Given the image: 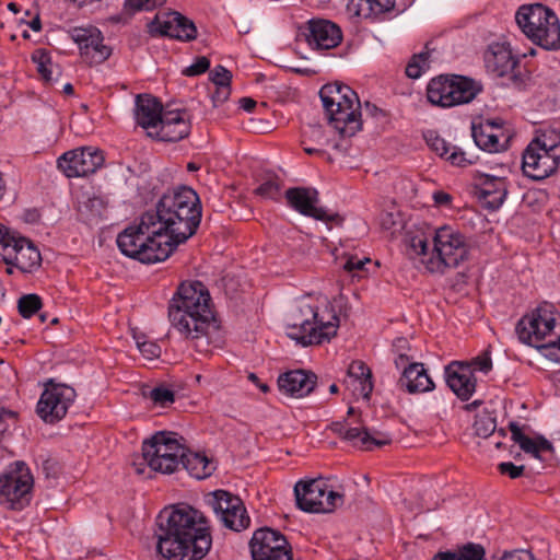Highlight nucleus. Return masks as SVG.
Here are the masks:
<instances>
[{
  "mask_svg": "<svg viewBox=\"0 0 560 560\" xmlns=\"http://www.w3.org/2000/svg\"><path fill=\"white\" fill-rule=\"evenodd\" d=\"M156 523V551L163 559L201 560L210 550L208 518L190 504L165 508Z\"/></svg>",
  "mask_w": 560,
  "mask_h": 560,
  "instance_id": "obj_1",
  "label": "nucleus"
},
{
  "mask_svg": "<svg viewBox=\"0 0 560 560\" xmlns=\"http://www.w3.org/2000/svg\"><path fill=\"white\" fill-rule=\"evenodd\" d=\"M171 325L195 342L199 352L210 346V291L199 281L182 282L168 303Z\"/></svg>",
  "mask_w": 560,
  "mask_h": 560,
  "instance_id": "obj_2",
  "label": "nucleus"
},
{
  "mask_svg": "<svg viewBox=\"0 0 560 560\" xmlns=\"http://www.w3.org/2000/svg\"><path fill=\"white\" fill-rule=\"evenodd\" d=\"M151 215L158 231L174 244V248L195 234L201 220V205L197 192L188 186H179L165 192L155 209L144 212Z\"/></svg>",
  "mask_w": 560,
  "mask_h": 560,
  "instance_id": "obj_3",
  "label": "nucleus"
},
{
  "mask_svg": "<svg viewBox=\"0 0 560 560\" xmlns=\"http://www.w3.org/2000/svg\"><path fill=\"white\" fill-rule=\"evenodd\" d=\"M470 245L466 236L451 225L434 230L432 246L427 237L415 235L408 240L407 255L417 260L428 272L445 275L467 261Z\"/></svg>",
  "mask_w": 560,
  "mask_h": 560,
  "instance_id": "obj_4",
  "label": "nucleus"
},
{
  "mask_svg": "<svg viewBox=\"0 0 560 560\" xmlns=\"http://www.w3.org/2000/svg\"><path fill=\"white\" fill-rule=\"evenodd\" d=\"M152 217L143 213L138 223L127 226L116 240L119 250L127 257L143 264L167 259L175 250L164 233L158 231Z\"/></svg>",
  "mask_w": 560,
  "mask_h": 560,
  "instance_id": "obj_5",
  "label": "nucleus"
},
{
  "mask_svg": "<svg viewBox=\"0 0 560 560\" xmlns=\"http://www.w3.org/2000/svg\"><path fill=\"white\" fill-rule=\"evenodd\" d=\"M319 96L330 125L342 137H352L361 130V104L350 86L328 83L320 89Z\"/></svg>",
  "mask_w": 560,
  "mask_h": 560,
  "instance_id": "obj_6",
  "label": "nucleus"
},
{
  "mask_svg": "<svg viewBox=\"0 0 560 560\" xmlns=\"http://www.w3.org/2000/svg\"><path fill=\"white\" fill-rule=\"evenodd\" d=\"M327 316L319 314L317 307L301 305L287 324V335L303 347L320 345L336 336L339 317L326 310Z\"/></svg>",
  "mask_w": 560,
  "mask_h": 560,
  "instance_id": "obj_7",
  "label": "nucleus"
},
{
  "mask_svg": "<svg viewBox=\"0 0 560 560\" xmlns=\"http://www.w3.org/2000/svg\"><path fill=\"white\" fill-rule=\"evenodd\" d=\"M515 21L533 44L546 50L560 48V22L549 8L540 3L522 5L516 11Z\"/></svg>",
  "mask_w": 560,
  "mask_h": 560,
  "instance_id": "obj_8",
  "label": "nucleus"
},
{
  "mask_svg": "<svg viewBox=\"0 0 560 560\" xmlns=\"http://www.w3.org/2000/svg\"><path fill=\"white\" fill-rule=\"evenodd\" d=\"M479 92L480 88L472 79L457 74L438 75L427 86L428 101L444 108L467 104Z\"/></svg>",
  "mask_w": 560,
  "mask_h": 560,
  "instance_id": "obj_9",
  "label": "nucleus"
},
{
  "mask_svg": "<svg viewBox=\"0 0 560 560\" xmlns=\"http://www.w3.org/2000/svg\"><path fill=\"white\" fill-rule=\"evenodd\" d=\"M182 436L175 432L160 431L142 444V456L149 467L162 474H173L180 466L184 454Z\"/></svg>",
  "mask_w": 560,
  "mask_h": 560,
  "instance_id": "obj_10",
  "label": "nucleus"
},
{
  "mask_svg": "<svg viewBox=\"0 0 560 560\" xmlns=\"http://www.w3.org/2000/svg\"><path fill=\"white\" fill-rule=\"evenodd\" d=\"M294 494L298 508L304 512L330 513L343 504V494L322 478L296 482Z\"/></svg>",
  "mask_w": 560,
  "mask_h": 560,
  "instance_id": "obj_11",
  "label": "nucleus"
},
{
  "mask_svg": "<svg viewBox=\"0 0 560 560\" xmlns=\"http://www.w3.org/2000/svg\"><path fill=\"white\" fill-rule=\"evenodd\" d=\"M558 330H560V315L556 307L547 302L523 316L515 328L520 341L532 347Z\"/></svg>",
  "mask_w": 560,
  "mask_h": 560,
  "instance_id": "obj_12",
  "label": "nucleus"
},
{
  "mask_svg": "<svg viewBox=\"0 0 560 560\" xmlns=\"http://www.w3.org/2000/svg\"><path fill=\"white\" fill-rule=\"evenodd\" d=\"M0 256L22 272H33L42 265L39 249L26 237L16 236L0 223Z\"/></svg>",
  "mask_w": 560,
  "mask_h": 560,
  "instance_id": "obj_13",
  "label": "nucleus"
},
{
  "mask_svg": "<svg viewBox=\"0 0 560 560\" xmlns=\"http://www.w3.org/2000/svg\"><path fill=\"white\" fill-rule=\"evenodd\" d=\"M34 486L33 475L23 462H15L0 477V503L11 510H22L31 502Z\"/></svg>",
  "mask_w": 560,
  "mask_h": 560,
  "instance_id": "obj_14",
  "label": "nucleus"
},
{
  "mask_svg": "<svg viewBox=\"0 0 560 560\" xmlns=\"http://www.w3.org/2000/svg\"><path fill=\"white\" fill-rule=\"evenodd\" d=\"M560 162V145L545 138L533 140L523 154L522 168L526 176L541 180L556 172Z\"/></svg>",
  "mask_w": 560,
  "mask_h": 560,
  "instance_id": "obj_15",
  "label": "nucleus"
},
{
  "mask_svg": "<svg viewBox=\"0 0 560 560\" xmlns=\"http://www.w3.org/2000/svg\"><path fill=\"white\" fill-rule=\"evenodd\" d=\"M75 396L72 387L50 381L39 397L36 412L44 422L54 424L65 418Z\"/></svg>",
  "mask_w": 560,
  "mask_h": 560,
  "instance_id": "obj_16",
  "label": "nucleus"
},
{
  "mask_svg": "<svg viewBox=\"0 0 560 560\" xmlns=\"http://www.w3.org/2000/svg\"><path fill=\"white\" fill-rule=\"evenodd\" d=\"M212 510L223 526L240 533L250 525V517L241 498L230 491H212Z\"/></svg>",
  "mask_w": 560,
  "mask_h": 560,
  "instance_id": "obj_17",
  "label": "nucleus"
},
{
  "mask_svg": "<svg viewBox=\"0 0 560 560\" xmlns=\"http://www.w3.org/2000/svg\"><path fill=\"white\" fill-rule=\"evenodd\" d=\"M249 550L253 560H292L287 538L279 530L269 527L254 532L249 540Z\"/></svg>",
  "mask_w": 560,
  "mask_h": 560,
  "instance_id": "obj_18",
  "label": "nucleus"
},
{
  "mask_svg": "<svg viewBox=\"0 0 560 560\" xmlns=\"http://www.w3.org/2000/svg\"><path fill=\"white\" fill-rule=\"evenodd\" d=\"M485 65L491 75L503 80L502 84L518 83V59L513 55L510 44H491L485 52Z\"/></svg>",
  "mask_w": 560,
  "mask_h": 560,
  "instance_id": "obj_19",
  "label": "nucleus"
},
{
  "mask_svg": "<svg viewBox=\"0 0 560 560\" xmlns=\"http://www.w3.org/2000/svg\"><path fill=\"white\" fill-rule=\"evenodd\" d=\"M103 152L86 147L63 153L57 160L58 168L69 178L82 177L95 173L104 164Z\"/></svg>",
  "mask_w": 560,
  "mask_h": 560,
  "instance_id": "obj_20",
  "label": "nucleus"
},
{
  "mask_svg": "<svg viewBox=\"0 0 560 560\" xmlns=\"http://www.w3.org/2000/svg\"><path fill=\"white\" fill-rule=\"evenodd\" d=\"M152 36H168L180 42H190L197 37L194 22L179 12H161L148 25Z\"/></svg>",
  "mask_w": 560,
  "mask_h": 560,
  "instance_id": "obj_21",
  "label": "nucleus"
},
{
  "mask_svg": "<svg viewBox=\"0 0 560 560\" xmlns=\"http://www.w3.org/2000/svg\"><path fill=\"white\" fill-rule=\"evenodd\" d=\"M288 205L299 213L324 222L340 224L342 219L337 213H328L318 207V191L310 187H292L285 190Z\"/></svg>",
  "mask_w": 560,
  "mask_h": 560,
  "instance_id": "obj_22",
  "label": "nucleus"
},
{
  "mask_svg": "<svg viewBox=\"0 0 560 560\" xmlns=\"http://www.w3.org/2000/svg\"><path fill=\"white\" fill-rule=\"evenodd\" d=\"M70 37L78 44L81 56L90 63L100 65L112 54V49L103 43L104 36L97 27H73Z\"/></svg>",
  "mask_w": 560,
  "mask_h": 560,
  "instance_id": "obj_23",
  "label": "nucleus"
},
{
  "mask_svg": "<svg viewBox=\"0 0 560 560\" xmlns=\"http://www.w3.org/2000/svg\"><path fill=\"white\" fill-rule=\"evenodd\" d=\"M307 44L314 49H331L342 39L340 27L328 20H311L303 33Z\"/></svg>",
  "mask_w": 560,
  "mask_h": 560,
  "instance_id": "obj_24",
  "label": "nucleus"
},
{
  "mask_svg": "<svg viewBox=\"0 0 560 560\" xmlns=\"http://www.w3.org/2000/svg\"><path fill=\"white\" fill-rule=\"evenodd\" d=\"M444 374L447 386L460 400H468L476 392L477 380L469 364L453 361L445 366Z\"/></svg>",
  "mask_w": 560,
  "mask_h": 560,
  "instance_id": "obj_25",
  "label": "nucleus"
},
{
  "mask_svg": "<svg viewBox=\"0 0 560 560\" xmlns=\"http://www.w3.org/2000/svg\"><path fill=\"white\" fill-rule=\"evenodd\" d=\"M475 187L478 190L479 199L490 210L499 209L508 195L505 178L500 176L477 173L475 175Z\"/></svg>",
  "mask_w": 560,
  "mask_h": 560,
  "instance_id": "obj_26",
  "label": "nucleus"
},
{
  "mask_svg": "<svg viewBox=\"0 0 560 560\" xmlns=\"http://www.w3.org/2000/svg\"><path fill=\"white\" fill-rule=\"evenodd\" d=\"M189 133V125L180 110H166L164 117L160 120L158 128L150 136H155L159 140L165 142H176L184 139Z\"/></svg>",
  "mask_w": 560,
  "mask_h": 560,
  "instance_id": "obj_27",
  "label": "nucleus"
},
{
  "mask_svg": "<svg viewBox=\"0 0 560 560\" xmlns=\"http://www.w3.org/2000/svg\"><path fill=\"white\" fill-rule=\"evenodd\" d=\"M316 375L303 370L289 371L278 378L280 392L291 397H304L313 392L316 385Z\"/></svg>",
  "mask_w": 560,
  "mask_h": 560,
  "instance_id": "obj_28",
  "label": "nucleus"
},
{
  "mask_svg": "<svg viewBox=\"0 0 560 560\" xmlns=\"http://www.w3.org/2000/svg\"><path fill=\"white\" fill-rule=\"evenodd\" d=\"M135 117L143 129H156L164 117L161 102L150 94H139L136 97Z\"/></svg>",
  "mask_w": 560,
  "mask_h": 560,
  "instance_id": "obj_29",
  "label": "nucleus"
},
{
  "mask_svg": "<svg viewBox=\"0 0 560 560\" xmlns=\"http://www.w3.org/2000/svg\"><path fill=\"white\" fill-rule=\"evenodd\" d=\"M395 9V0H349L347 10L350 14L370 20L381 21Z\"/></svg>",
  "mask_w": 560,
  "mask_h": 560,
  "instance_id": "obj_30",
  "label": "nucleus"
},
{
  "mask_svg": "<svg viewBox=\"0 0 560 560\" xmlns=\"http://www.w3.org/2000/svg\"><path fill=\"white\" fill-rule=\"evenodd\" d=\"M397 385L409 394L427 393L434 389L435 385L428 375L423 363L409 365L400 373Z\"/></svg>",
  "mask_w": 560,
  "mask_h": 560,
  "instance_id": "obj_31",
  "label": "nucleus"
},
{
  "mask_svg": "<svg viewBox=\"0 0 560 560\" xmlns=\"http://www.w3.org/2000/svg\"><path fill=\"white\" fill-rule=\"evenodd\" d=\"M345 440L350 442L353 446H358L362 450L371 451L375 446H384L392 442L389 434L375 431L371 433L366 429L349 428L343 431Z\"/></svg>",
  "mask_w": 560,
  "mask_h": 560,
  "instance_id": "obj_32",
  "label": "nucleus"
},
{
  "mask_svg": "<svg viewBox=\"0 0 560 560\" xmlns=\"http://www.w3.org/2000/svg\"><path fill=\"white\" fill-rule=\"evenodd\" d=\"M510 431L512 434V440L518 444L522 451L527 454H530L535 458H540L541 452L553 453L555 448L550 441H548L542 435H538L535 439H532L523 433L521 428L512 422L510 424Z\"/></svg>",
  "mask_w": 560,
  "mask_h": 560,
  "instance_id": "obj_33",
  "label": "nucleus"
},
{
  "mask_svg": "<svg viewBox=\"0 0 560 560\" xmlns=\"http://www.w3.org/2000/svg\"><path fill=\"white\" fill-rule=\"evenodd\" d=\"M232 78V72L221 65L212 69V85L214 86V91H212V106L223 104L230 98Z\"/></svg>",
  "mask_w": 560,
  "mask_h": 560,
  "instance_id": "obj_34",
  "label": "nucleus"
},
{
  "mask_svg": "<svg viewBox=\"0 0 560 560\" xmlns=\"http://www.w3.org/2000/svg\"><path fill=\"white\" fill-rule=\"evenodd\" d=\"M471 136L478 148L488 152H498L502 148L499 133L494 132L493 122L486 120L480 125H472Z\"/></svg>",
  "mask_w": 560,
  "mask_h": 560,
  "instance_id": "obj_35",
  "label": "nucleus"
},
{
  "mask_svg": "<svg viewBox=\"0 0 560 560\" xmlns=\"http://www.w3.org/2000/svg\"><path fill=\"white\" fill-rule=\"evenodd\" d=\"M210 460L202 453L191 452L184 446V454L180 456V465L188 474L196 479H205L209 476L207 468Z\"/></svg>",
  "mask_w": 560,
  "mask_h": 560,
  "instance_id": "obj_36",
  "label": "nucleus"
},
{
  "mask_svg": "<svg viewBox=\"0 0 560 560\" xmlns=\"http://www.w3.org/2000/svg\"><path fill=\"white\" fill-rule=\"evenodd\" d=\"M432 560H485V549L481 545L469 542L458 552H440Z\"/></svg>",
  "mask_w": 560,
  "mask_h": 560,
  "instance_id": "obj_37",
  "label": "nucleus"
},
{
  "mask_svg": "<svg viewBox=\"0 0 560 560\" xmlns=\"http://www.w3.org/2000/svg\"><path fill=\"white\" fill-rule=\"evenodd\" d=\"M32 61L36 65L37 72L45 82L54 80L55 66L51 61L50 54L43 48L35 49L31 57Z\"/></svg>",
  "mask_w": 560,
  "mask_h": 560,
  "instance_id": "obj_38",
  "label": "nucleus"
},
{
  "mask_svg": "<svg viewBox=\"0 0 560 560\" xmlns=\"http://www.w3.org/2000/svg\"><path fill=\"white\" fill-rule=\"evenodd\" d=\"M495 429L497 420L491 412L485 411L476 416L474 422V430L476 435L487 439L494 433Z\"/></svg>",
  "mask_w": 560,
  "mask_h": 560,
  "instance_id": "obj_39",
  "label": "nucleus"
},
{
  "mask_svg": "<svg viewBox=\"0 0 560 560\" xmlns=\"http://www.w3.org/2000/svg\"><path fill=\"white\" fill-rule=\"evenodd\" d=\"M42 306V299L35 293L24 294L18 300V311L23 318H31Z\"/></svg>",
  "mask_w": 560,
  "mask_h": 560,
  "instance_id": "obj_40",
  "label": "nucleus"
},
{
  "mask_svg": "<svg viewBox=\"0 0 560 560\" xmlns=\"http://www.w3.org/2000/svg\"><path fill=\"white\" fill-rule=\"evenodd\" d=\"M555 339L534 346L541 355L551 362L560 364V330L555 332Z\"/></svg>",
  "mask_w": 560,
  "mask_h": 560,
  "instance_id": "obj_41",
  "label": "nucleus"
},
{
  "mask_svg": "<svg viewBox=\"0 0 560 560\" xmlns=\"http://www.w3.org/2000/svg\"><path fill=\"white\" fill-rule=\"evenodd\" d=\"M280 189V179L277 176H269L255 189V194L264 199L277 200Z\"/></svg>",
  "mask_w": 560,
  "mask_h": 560,
  "instance_id": "obj_42",
  "label": "nucleus"
},
{
  "mask_svg": "<svg viewBox=\"0 0 560 560\" xmlns=\"http://www.w3.org/2000/svg\"><path fill=\"white\" fill-rule=\"evenodd\" d=\"M429 52L422 51L415 55L406 67V74L411 79H418L428 67Z\"/></svg>",
  "mask_w": 560,
  "mask_h": 560,
  "instance_id": "obj_43",
  "label": "nucleus"
},
{
  "mask_svg": "<svg viewBox=\"0 0 560 560\" xmlns=\"http://www.w3.org/2000/svg\"><path fill=\"white\" fill-rule=\"evenodd\" d=\"M137 348L142 355L149 360L159 358L161 355V348L158 343L147 340L144 335H135Z\"/></svg>",
  "mask_w": 560,
  "mask_h": 560,
  "instance_id": "obj_44",
  "label": "nucleus"
},
{
  "mask_svg": "<svg viewBox=\"0 0 560 560\" xmlns=\"http://www.w3.org/2000/svg\"><path fill=\"white\" fill-rule=\"evenodd\" d=\"M363 377H372L371 370L362 361L351 362L347 371V380L345 381L347 386L355 381L363 380Z\"/></svg>",
  "mask_w": 560,
  "mask_h": 560,
  "instance_id": "obj_45",
  "label": "nucleus"
},
{
  "mask_svg": "<svg viewBox=\"0 0 560 560\" xmlns=\"http://www.w3.org/2000/svg\"><path fill=\"white\" fill-rule=\"evenodd\" d=\"M166 0H125V9L130 12L151 11L165 3Z\"/></svg>",
  "mask_w": 560,
  "mask_h": 560,
  "instance_id": "obj_46",
  "label": "nucleus"
},
{
  "mask_svg": "<svg viewBox=\"0 0 560 560\" xmlns=\"http://www.w3.org/2000/svg\"><path fill=\"white\" fill-rule=\"evenodd\" d=\"M150 398L154 401V404H156L161 407H165V406L174 402L175 395H174L173 390H171L166 387H163V386H159V387H154L150 392Z\"/></svg>",
  "mask_w": 560,
  "mask_h": 560,
  "instance_id": "obj_47",
  "label": "nucleus"
},
{
  "mask_svg": "<svg viewBox=\"0 0 560 560\" xmlns=\"http://www.w3.org/2000/svg\"><path fill=\"white\" fill-rule=\"evenodd\" d=\"M470 365V369L472 370V374L476 371L482 372L487 374L492 370V360L490 357L489 351H483L478 357L474 358L470 362H466Z\"/></svg>",
  "mask_w": 560,
  "mask_h": 560,
  "instance_id": "obj_48",
  "label": "nucleus"
},
{
  "mask_svg": "<svg viewBox=\"0 0 560 560\" xmlns=\"http://www.w3.org/2000/svg\"><path fill=\"white\" fill-rule=\"evenodd\" d=\"M18 413L13 410L1 408L0 409V441L4 434L16 424Z\"/></svg>",
  "mask_w": 560,
  "mask_h": 560,
  "instance_id": "obj_49",
  "label": "nucleus"
},
{
  "mask_svg": "<svg viewBox=\"0 0 560 560\" xmlns=\"http://www.w3.org/2000/svg\"><path fill=\"white\" fill-rule=\"evenodd\" d=\"M210 68V60L206 57H199L194 63L184 68L182 74L186 77H197L208 71Z\"/></svg>",
  "mask_w": 560,
  "mask_h": 560,
  "instance_id": "obj_50",
  "label": "nucleus"
},
{
  "mask_svg": "<svg viewBox=\"0 0 560 560\" xmlns=\"http://www.w3.org/2000/svg\"><path fill=\"white\" fill-rule=\"evenodd\" d=\"M425 140L431 150L436 152L440 156H445L451 150L448 143L434 132H429L425 136Z\"/></svg>",
  "mask_w": 560,
  "mask_h": 560,
  "instance_id": "obj_51",
  "label": "nucleus"
},
{
  "mask_svg": "<svg viewBox=\"0 0 560 560\" xmlns=\"http://www.w3.org/2000/svg\"><path fill=\"white\" fill-rule=\"evenodd\" d=\"M348 387L352 388L353 395L369 399L373 390L372 377H363V380L355 381Z\"/></svg>",
  "mask_w": 560,
  "mask_h": 560,
  "instance_id": "obj_52",
  "label": "nucleus"
},
{
  "mask_svg": "<svg viewBox=\"0 0 560 560\" xmlns=\"http://www.w3.org/2000/svg\"><path fill=\"white\" fill-rule=\"evenodd\" d=\"M446 160L454 166L465 167L474 163V160L467 156L460 148L453 147L452 152L446 156Z\"/></svg>",
  "mask_w": 560,
  "mask_h": 560,
  "instance_id": "obj_53",
  "label": "nucleus"
},
{
  "mask_svg": "<svg viewBox=\"0 0 560 560\" xmlns=\"http://www.w3.org/2000/svg\"><path fill=\"white\" fill-rule=\"evenodd\" d=\"M499 470L501 474L509 475L512 479H516L523 475L524 466H516L511 462L499 464Z\"/></svg>",
  "mask_w": 560,
  "mask_h": 560,
  "instance_id": "obj_54",
  "label": "nucleus"
},
{
  "mask_svg": "<svg viewBox=\"0 0 560 560\" xmlns=\"http://www.w3.org/2000/svg\"><path fill=\"white\" fill-rule=\"evenodd\" d=\"M212 347L214 348H222L224 345V338L223 335L219 332L220 325L219 319L217 318V314L212 312Z\"/></svg>",
  "mask_w": 560,
  "mask_h": 560,
  "instance_id": "obj_55",
  "label": "nucleus"
},
{
  "mask_svg": "<svg viewBox=\"0 0 560 560\" xmlns=\"http://www.w3.org/2000/svg\"><path fill=\"white\" fill-rule=\"evenodd\" d=\"M238 285H240L238 281L235 279L234 276H232L230 273H226L221 279V287L225 291L226 295L232 296L237 291Z\"/></svg>",
  "mask_w": 560,
  "mask_h": 560,
  "instance_id": "obj_56",
  "label": "nucleus"
},
{
  "mask_svg": "<svg viewBox=\"0 0 560 560\" xmlns=\"http://www.w3.org/2000/svg\"><path fill=\"white\" fill-rule=\"evenodd\" d=\"M500 560H535L530 551L527 550H514L505 552Z\"/></svg>",
  "mask_w": 560,
  "mask_h": 560,
  "instance_id": "obj_57",
  "label": "nucleus"
},
{
  "mask_svg": "<svg viewBox=\"0 0 560 560\" xmlns=\"http://www.w3.org/2000/svg\"><path fill=\"white\" fill-rule=\"evenodd\" d=\"M366 262H370L369 258L359 259L357 257H349L343 265V269L349 272L354 270H362Z\"/></svg>",
  "mask_w": 560,
  "mask_h": 560,
  "instance_id": "obj_58",
  "label": "nucleus"
},
{
  "mask_svg": "<svg viewBox=\"0 0 560 560\" xmlns=\"http://www.w3.org/2000/svg\"><path fill=\"white\" fill-rule=\"evenodd\" d=\"M42 469L47 478H55L58 475V463L54 459H46L43 462Z\"/></svg>",
  "mask_w": 560,
  "mask_h": 560,
  "instance_id": "obj_59",
  "label": "nucleus"
},
{
  "mask_svg": "<svg viewBox=\"0 0 560 560\" xmlns=\"http://www.w3.org/2000/svg\"><path fill=\"white\" fill-rule=\"evenodd\" d=\"M396 369L400 370L401 372L405 371V369H408L409 365L415 364L410 357H408L405 353H400L396 357L394 360Z\"/></svg>",
  "mask_w": 560,
  "mask_h": 560,
  "instance_id": "obj_60",
  "label": "nucleus"
},
{
  "mask_svg": "<svg viewBox=\"0 0 560 560\" xmlns=\"http://www.w3.org/2000/svg\"><path fill=\"white\" fill-rule=\"evenodd\" d=\"M433 200L439 206H445L451 202V196L444 191H435L433 194Z\"/></svg>",
  "mask_w": 560,
  "mask_h": 560,
  "instance_id": "obj_61",
  "label": "nucleus"
},
{
  "mask_svg": "<svg viewBox=\"0 0 560 560\" xmlns=\"http://www.w3.org/2000/svg\"><path fill=\"white\" fill-rule=\"evenodd\" d=\"M240 108L244 109L247 113H250L256 107V101L252 97H242L238 101Z\"/></svg>",
  "mask_w": 560,
  "mask_h": 560,
  "instance_id": "obj_62",
  "label": "nucleus"
},
{
  "mask_svg": "<svg viewBox=\"0 0 560 560\" xmlns=\"http://www.w3.org/2000/svg\"><path fill=\"white\" fill-rule=\"evenodd\" d=\"M364 112L371 115L372 117H376L377 115L382 114V110L374 104H371L370 102H366L364 104Z\"/></svg>",
  "mask_w": 560,
  "mask_h": 560,
  "instance_id": "obj_63",
  "label": "nucleus"
},
{
  "mask_svg": "<svg viewBox=\"0 0 560 560\" xmlns=\"http://www.w3.org/2000/svg\"><path fill=\"white\" fill-rule=\"evenodd\" d=\"M302 145H303V150L307 154L313 155V154H323L324 153V150L322 148L308 147L306 144V139L302 140Z\"/></svg>",
  "mask_w": 560,
  "mask_h": 560,
  "instance_id": "obj_64",
  "label": "nucleus"
}]
</instances>
